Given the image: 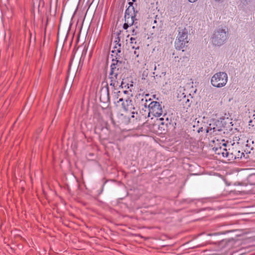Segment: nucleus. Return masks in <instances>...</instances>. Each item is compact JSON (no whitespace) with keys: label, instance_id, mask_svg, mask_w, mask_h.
<instances>
[{"label":"nucleus","instance_id":"16","mask_svg":"<svg viewBox=\"0 0 255 255\" xmlns=\"http://www.w3.org/2000/svg\"><path fill=\"white\" fill-rule=\"evenodd\" d=\"M115 48L116 49H117V50H116L117 51V52H118V53L121 52V51L120 47H118L117 45H116Z\"/></svg>","mask_w":255,"mask_h":255},{"label":"nucleus","instance_id":"12","mask_svg":"<svg viewBox=\"0 0 255 255\" xmlns=\"http://www.w3.org/2000/svg\"><path fill=\"white\" fill-rule=\"evenodd\" d=\"M130 30L131 31L132 35H136V34H137L139 32V31H138V27L136 28V27L134 26Z\"/></svg>","mask_w":255,"mask_h":255},{"label":"nucleus","instance_id":"11","mask_svg":"<svg viewBox=\"0 0 255 255\" xmlns=\"http://www.w3.org/2000/svg\"><path fill=\"white\" fill-rule=\"evenodd\" d=\"M137 12V11H135L134 8L133 6H128V7L126 10L125 13L126 14H131L133 15H136V13Z\"/></svg>","mask_w":255,"mask_h":255},{"label":"nucleus","instance_id":"14","mask_svg":"<svg viewBox=\"0 0 255 255\" xmlns=\"http://www.w3.org/2000/svg\"><path fill=\"white\" fill-rule=\"evenodd\" d=\"M131 26V25H128L127 22H125L123 25V28L125 29H127L129 27Z\"/></svg>","mask_w":255,"mask_h":255},{"label":"nucleus","instance_id":"13","mask_svg":"<svg viewBox=\"0 0 255 255\" xmlns=\"http://www.w3.org/2000/svg\"><path fill=\"white\" fill-rule=\"evenodd\" d=\"M136 15H133V14H125V20L128 19V18H134L135 17Z\"/></svg>","mask_w":255,"mask_h":255},{"label":"nucleus","instance_id":"5","mask_svg":"<svg viewBox=\"0 0 255 255\" xmlns=\"http://www.w3.org/2000/svg\"><path fill=\"white\" fill-rule=\"evenodd\" d=\"M145 103L144 104L145 107L147 106V100L145 99ZM149 108V113L152 114L154 116L159 117L163 114V111L161 105L159 102L156 101H152L148 105Z\"/></svg>","mask_w":255,"mask_h":255},{"label":"nucleus","instance_id":"17","mask_svg":"<svg viewBox=\"0 0 255 255\" xmlns=\"http://www.w3.org/2000/svg\"><path fill=\"white\" fill-rule=\"evenodd\" d=\"M118 40H116L115 42L116 43V44L118 45V47H121V44L120 43H119V41H120V39H119V38H118Z\"/></svg>","mask_w":255,"mask_h":255},{"label":"nucleus","instance_id":"2","mask_svg":"<svg viewBox=\"0 0 255 255\" xmlns=\"http://www.w3.org/2000/svg\"><path fill=\"white\" fill-rule=\"evenodd\" d=\"M122 62L119 60L116 61V63H113L111 66V71L109 78L111 80L110 85L114 88L120 87L122 84L120 83L121 78L119 75V67Z\"/></svg>","mask_w":255,"mask_h":255},{"label":"nucleus","instance_id":"22","mask_svg":"<svg viewBox=\"0 0 255 255\" xmlns=\"http://www.w3.org/2000/svg\"><path fill=\"white\" fill-rule=\"evenodd\" d=\"M134 55H136L137 57L138 56V54H137V52H136V50H134Z\"/></svg>","mask_w":255,"mask_h":255},{"label":"nucleus","instance_id":"7","mask_svg":"<svg viewBox=\"0 0 255 255\" xmlns=\"http://www.w3.org/2000/svg\"><path fill=\"white\" fill-rule=\"evenodd\" d=\"M100 99L101 102L107 103L110 101L109 88L104 87L101 89Z\"/></svg>","mask_w":255,"mask_h":255},{"label":"nucleus","instance_id":"19","mask_svg":"<svg viewBox=\"0 0 255 255\" xmlns=\"http://www.w3.org/2000/svg\"><path fill=\"white\" fill-rule=\"evenodd\" d=\"M130 40L131 43H133L134 42V41H135V39L134 38L131 37Z\"/></svg>","mask_w":255,"mask_h":255},{"label":"nucleus","instance_id":"8","mask_svg":"<svg viewBox=\"0 0 255 255\" xmlns=\"http://www.w3.org/2000/svg\"><path fill=\"white\" fill-rule=\"evenodd\" d=\"M213 149L214 150L216 154L220 155L221 154L223 157H229V152L226 148H223L221 147H214Z\"/></svg>","mask_w":255,"mask_h":255},{"label":"nucleus","instance_id":"21","mask_svg":"<svg viewBox=\"0 0 255 255\" xmlns=\"http://www.w3.org/2000/svg\"><path fill=\"white\" fill-rule=\"evenodd\" d=\"M190 2H194L196 1L197 0H188Z\"/></svg>","mask_w":255,"mask_h":255},{"label":"nucleus","instance_id":"10","mask_svg":"<svg viewBox=\"0 0 255 255\" xmlns=\"http://www.w3.org/2000/svg\"><path fill=\"white\" fill-rule=\"evenodd\" d=\"M136 20V19L134 18H128V19L125 20V22H127V23L128 24V25L131 26H135L136 28H137L138 26V24L137 22L135 21Z\"/></svg>","mask_w":255,"mask_h":255},{"label":"nucleus","instance_id":"27","mask_svg":"<svg viewBox=\"0 0 255 255\" xmlns=\"http://www.w3.org/2000/svg\"><path fill=\"white\" fill-rule=\"evenodd\" d=\"M133 0V1H135V0Z\"/></svg>","mask_w":255,"mask_h":255},{"label":"nucleus","instance_id":"26","mask_svg":"<svg viewBox=\"0 0 255 255\" xmlns=\"http://www.w3.org/2000/svg\"><path fill=\"white\" fill-rule=\"evenodd\" d=\"M156 66H155L154 68V70H156Z\"/></svg>","mask_w":255,"mask_h":255},{"label":"nucleus","instance_id":"9","mask_svg":"<svg viewBox=\"0 0 255 255\" xmlns=\"http://www.w3.org/2000/svg\"><path fill=\"white\" fill-rule=\"evenodd\" d=\"M113 95L115 99H119V100L118 101V102H122L123 101L124 99L122 94L121 93V91L118 90V88H114Z\"/></svg>","mask_w":255,"mask_h":255},{"label":"nucleus","instance_id":"1","mask_svg":"<svg viewBox=\"0 0 255 255\" xmlns=\"http://www.w3.org/2000/svg\"><path fill=\"white\" fill-rule=\"evenodd\" d=\"M228 37V29L226 26H219L215 30L211 37V41L215 46H221Z\"/></svg>","mask_w":255,"mask_h":255},{"label":"nucleus","instance_id":"25","mask_svg":"<svg viewBox=\"0 0 255 255\" xmlns=\"http://www.w3.org/2000/svg\"><path fill=\"white\" fill-rule=\"evenodd\" d=\"M214 234H208V236H212ZM215 235H216V234H215Z\"/></svg>","mask_w":255,"mask_h":255},{"label":"nucleus","instance_id":"15","mask_svg":"<svg viewBox=\"0 0 255 255\" xmlns=\"http://www.w3.org/2000/svg\"><path fill=\"white\" fill-rule=\"evenodd\" d=\"M121 93L122 94V95H125L128 92V91L123 90L122 88H121Z\"/></svg>","mask_w":255,"mask_h":255},{"label":"nucleus","instance_id":"20","mask_svg":"<svg viewBox=\"0 0 255 255\" xmlns=\"http://www.w3.org/2000/svg\"><path fill=\"white\" fill-rule=\"evenodd\" d=\"M128 4L129 5V6H133V3L132 2H129Z\"/></svg>","mask_w":255,"mask_h":255},{"label":"nucleus","instance_id":"24","mask_svg":"<svg viewBox=\"0 0 255 255\" xmlns=\"http://www.w3.org/2000/svg\"><path fill=\"white\" fill-rule=\"evenodd\" d=\"M189 102V99H187V101H186V102L187 103V102Z\"/></svg>","mask_w":255,"mask_h":255},{"label":"nucleus","instance_id":"3","mask_svg":"<svg viewBox=\"0 0 255 255\" xmlns=\"http://www.w3.org/2000/svg\"><path fill=\"white\" fill-rule=\"evenodd\" d=\"M178 32L175 41V46L176 49L181 50L188 46L189 42L188 32L187 29L181 27L178 28Z\"/></svg>","mask_w":255,"mask_h":255},{"label":"nucleus","instance_id":"23","mask_svg":"<svg viewBox=\"0 0 255 255\" xmlns=\"http://www.w3.org/2000/svg\"><path fill=\"white\" fill-rule=\"evenodd\" d=\"M132 114H133V115H132V116H131V117H132V118H134V113H132Z\"/></svg>","mask_w":255,"mask_h":255},{"label":"nucleus","instance_id":"4","mask_svg":"<svg viewBox=\"0 0 255 255\" xmlns=\"http://www.w3.org/2000/svg\"><path fill=\"white\" fill-rule=\"evenodd\" d=\"M228 81V75L226 73L220 72L215 74L212 77V85L216 87L220 88L224 86Z\"/></svg>","mask_w":255,"mask_h":255},{"label":"nucleus","instance_id":"18","mask_svg":"<svg viewBox=\"0 0 255 255\" xmlns=\"http://www.w3.org/2000/svg\"><path fill=\"white\" fill-rule=\"evenodd\" d=\"M238 153L239 154L238 155V158H242V155L244 154V153L242 152L241 153V155H240V151H238Z\"/></svg>","mask_w":255,"mask_h":255},{"label":"nucleus","instance_id":"6","mask_svg":"<svg viewBox=\"0 0 255 255\" xmlns=\"http://www.w3.org/2000/svg\"><path fill=\"white\" fill-rule=\"evenodd\" d=\"M223 126V125L221 120H213L212 123L210 124L208 128H210V130H213V132L220 131L222 130Z\"/></svg>","mask_w":255,"mask_h":255}]
</instances>
